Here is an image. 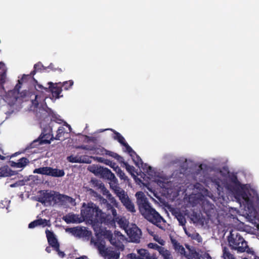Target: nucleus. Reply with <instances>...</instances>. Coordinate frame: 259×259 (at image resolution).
Masks as SVG:
<instances>
[{
    "label": "nucleus",
    "mask_w": 259,
    "mask_h": 259,
    "mask_svg": "<svg viewBox=\"0 0 259 259\" xmlns=\"http://www.w3.org/2000/svg\"><path fill=\"white\" fill-rule=\"evenodd\" d=\"M136 196L139 209L142 215L150 222L161 228V223L163 221V219L152 207L144 193L142 191L138 192L136 194Z\"/></svg>",
    "instance_id": "nucleus-1"
},
{
    "label": "nucleus",
    "mask_w": 259,
    "mask_h": 259,
    "mask_svg": "<svg viewBox=\"0 0 259 259\" xmlns=\"http://www.w3.org/2000/svg\"><path fill=\"white\" fill-rule=\"evenodd\" d=\"M102 214V210L93 202L83 203L81 209V215L83 220L92 224H97L99 217Z\"/></svg>",
    "instance_id": "nucleus-2"
},
{
    "label": "nucleus",
    "mask_w": 259,
    "mask_h": 259,
    "mask_svg": "<svg viewBox=\"0 0 259 259\" xmlns=\"http://www.w3.org/2000/svg\"><path fill=\"white\" fill-rule=\"evenodd\" d=\"M100 201L102 209H105L106 213L102 211V215L99 217L100 220H98V224H104L108 226L114 227L115 218L117 215L116 210L113 205L108 202L107 199L102 198Z\"/></svg>",
    "instance_id": "nucleus-3"
},
{
    "label": "nucleus",
    "mask_w": 259,
    "mask_h": 259,
    "mask_svg": "<svg viewBox=\"0 0 259 259\" xmlns=\"http://www.w3.org/2000/svg\"><path fill=\"white\" fill-rule=\"evenodd\" d=\"M228 242L233 249L237 250L239 252H249L250 248L247 245V243L244 238L239 234L236 235L231 233L228 238Z\"/></svg>",
    "instance_id": "nucleus-4"
},
{
    "label": "nucleus",
    "mask_w": 259,
    "mask_h": 259,
    "mask_svg": "<svg viewBox=\"0 0 259 259\" xmlns=\"http://www.w3.org/2000/svg\"><path fill=\"white\" fill-rule=\"evenodd\" d=\"M32 79L33 81L36 83L35 85V88L36 90H45L46 92H51L54 97L56 98H59L60 97L62 96H60V94L61 93L62 91V87L61 86V82L53 83L52 82H49L48 84L49 85L48 87H44L41 84H39L37 82V81L32 77Z\"/></svg>",
    "instance_id": "nucleus-5"
},
{
    "label": "nucleus",
    "mask_w": 259,
    "mask_h": 259,
    "mask_svg": "<svg viewBox=\"0 0 259 259\" xmlns=\"http://www.w3.org/2000/svg\"><path fill=\"white\" fill-rule=\"evenodd\" d=\"M51 132V130L49 128H44L38 138L30 144V148H34L42 144H50L51 141L55 140Z\"/></svg>",
    "instance_id": "nucleus-6"
},
{
    "label": "nucleus",
    "mask_w": 259,
    "mask_h": 259,
    "mask_svg": "<svg viewBox=\"0 0 259 259\" xmlns=\"http://www.w3.org/2000/svg\"><path fill=\"white\" fill-rule=\"evenodd\" d=\"M95 245L103 256L107 257L108 259H118L119 258V253L106 248L104 241L97 240L95 242Z\"/></svg>",
    "instance_id": "nucleus-7"
},
{
    "label": "nucleus",
    "mask_w": 259,
    "mask_h": 259,
    "mask_svg": "<svg viewBox=\"0 0 259 259\" xmlns=\"http://www.w3.org/2000/svg\"><path fill=\"white\" fill-rule=\"evenodd\" d=\"M126 232L132 242L135 243L140 242L142 232L136 225H133L131 228L126 229Z\"/></svg>",
    "instance_id": "nucleus-8"
},
{
    "label": "nucleus",
    "mask_w": 259,
    "mask_h": 259,
    "mask_svg": "<svg viewBox=\"0 0 259 259\" xmlns=\"http://www.w3.org/2000/svg\"><path fill=\"white\" fill-rule=\"evenodd\" d=\"M69 231L74 236L81 238L88 237L91 235V232L88 231L85 227H74L68 228L66 230Z\"/></svg>",
    "instance_id": "nucleus-9"
},
{
    "label": "nucleus",
    "mask_w": 259,
    "mask_h": 259,
    "mask_svg": "<svg viewBox=\"0 0 259 259\" xmlns=\"http://www.w3.org/2000/svg\"><path fill=\"white\" fill-rule=\"evenodd\" d=\"M36 71L37 70L34 69V70L31 72L30 74H24L22 78L18 80V83L16 84L14 89L10 92V95H13L15 96V98H16L17 97V95L19 93V90L21 89L23 82L26 80L27 78L33 76L35 74Z\"/></svg>",
    "instance_id": "nucleus-10"
},
{
    "label": "nucleus",
    "mask_w": 259,
    "mask_h": 259,
    "mask_svg": "<svg viewBox=\"0 0 259 259\" xmlns=\"http://www.w3.org/2000/svg\"><path fill=\"white\" fill-rule=\"evenodd\" d=\"M46 234L49 244L54 249L59 250L60 244L54 233L47 229L46 230Z\"/></svg>",
    "instance_id": "nucleus-11"
},
{
    "label": "nucleus",
    "mask_w": 259,
    "mask_h": 259,
    "mask_svg": "<svg viewBox=\"0 0 259 259\" xmlns=\"http://www.w3.org/2000/svg\"><path fill=\"white\" fill-rule=\"evenodd\" d=\"M62 219L67 223H80L82 220L78 217V215L73 213H68L62 218Z\"/></svg>",
    "instance_id": "nucleus-12"
},
{
    "label": "nucleus",
    "mask_w": 259,
    "mask_h": 259,
    "mask_svg": "<svg viewBox=\"0 0 259 259\" xmlns=\"http://www.w3.org/2000/svg\"><path fill=\"white\" fill-rule=\"evenodd\" d=\"M38 226H42V227L50 226V221L46 219H38L31 222L28 225L29 228H34Z\"/></svg>",
    "instance_id": "nucleus-13"
},
{
    "label": "nucleus",
    "mask_w": 259,
    "mask_h": 259,
    "mask_svg": "<svg viewBox=\"0 0 259 259\" xmlns=\"http://www.w3.org/2000/svg\"><path fill=\"white\" fill-rule=\"evenodd\" d=\"M186 247L188 250L189 252L185 255L187 259H201L200 255L196 251L194 247H191L189 245H186Z\"/></svg>",
    "instance_id": "nucleus-14"
},
{
    "label": "nucleus",
    "mask_w": 259,
    "mask_h": 259,
    "mask_svg": "<svg viewBox=\"0 0 259 259\" xmlns=\"http://www.w3.org/2000/svg\"><path fill=\"white\" fill-rule=\"evenodd\" d=\"M114 187V192L116 194L117 196L119 197L122 204H124L126 202L127 199H130L127 195L125 194V191L121 189L119 186H116Z\"/></svg>",
    "instance_id": "nucleus-15"
},
{
    "label": "nucleus",
    "mask_w": 259,
    "mask_h": 259,
    "mask_svg": "<svg viewBox=\"0 0 259 259\" xmlns=\"http://www.w3.org/2000/svg\"><path fill=\"white\" fill-rule=\"evenodd\" d=\"M201 207L203 212L208 215V213H210L211 210L213 209L214 206V205L209 201L203 200L202 202Z\"/></svg>",
    "instance_id": "nucleus-16"
},
{
    "label": "nucleus",
    "mask_w": 259,
    "mask_h": 259,
    "mask_svg": "<svg viewBox=\"0 0 259 259\" xmlns=\"http://www.w3.org/2000/svg\"><path fill=\"white\" fill-rule=\"evenodd\" d=\"M67 159L68 161L72 163H88L85 156H74L73 155H70L68 156Z\"/></svg>",
    "instance_id": "nucleus-17"
},
{
    "label": "nucleus",
    "mask_w": 259,
    "mask_h": 259,
    "mask_svg": "<svg viewBox=\"0 0 259 259\" xmlns=\"http://www.w3.org/2000/svg\"><path fill=\"white\" fill-rule=\"evenodd\" d=\"M138 253L139 256L144 257L146 259H157V257L155 254H150L147 250L145 249H140L138 250Z\"/></svg>",
    "instance_id": "nucleus-18"
},
{
    "label": "nucleus",
    "mask_w": 259,
    "mask_h": 259,
    "mask_svg": "<svg viewBox=\"0 0 259 259\" xmlns=\"http://www.w3.org/2000/svg\"><path fill=\"white\" fill-rule=\"evenodd\" d=\"M65 175V172L63 169H59L53 168L50 167V172L49 176L54 177H62Z\"/></svg>",
    "instance_id": "nucleus-19"
},
{
    "label": "nucleus",
    "mask_w": 259,
    "mask_h": 259,
    "mask_svg": "<svg viewBox=\"0 0 259 259\" xmlns=\"http://www.w3.org/2000/svg\"><path fill=\"white\" fill-rule=\"evenodd\" d=\"M97 159L98 161L104 163V164L110 166L115 171L116 169V167H118V166L116 163L107 159H105L103 157H98Z\"/></svg>",
    "instance_id": "nucleus-20"
},
{
    "label": "nucleus",
    "mask_w": 259,
    "mask_h": 259,
    "mask_svg": "<svg viewBox=\"0 0 259 259\" xmlns=\"http://www.w3.org/2000/svg\"><path fill=\"white\" fill-rule=\"evenodd\" d=\"M104 151L106 155L114 158L119 163L123 162V158L117 153L105 149Z\"/></svg>",
    "instance_id": "nucleus-21"
},
{
    "label": "nucleus",
    "mask_w": 259,
    "mask_h": 259,
    "mask_svg": "<svg viewBox=\"0 0 259 259\" xmlns=\"http://www.w3.org/2000/svg\"><path fill=\"white\" fill-rule=\"evenodd\" d=\"M55 196L54 194H52L51 192H47L44 193L43 197H42V200H39V201L44 203H45L46 202H51L55 200Z\"/></svg>",
    "instance_id": "nucleus-22"
},
{
    "label": "nucleus",
    "mask_w": 259,
    "mask_h": 259,
    "mask_svg": "<svg viewBox=\"0 0 259 259\" xmlns=\"http://www.w3.org/2000/svg\"><path fill=\"white\" fill-rule=\"evenodd\" d=\"M50 172V167H41L38 168H35L33 170L34 174H41L46 176H49Z\"/></svg>",
    "instance_id": "nucleus-23"
},
{
    "label": "nucleus",
    "mask_w": 259,
    "mask_h": 259,
    "mask_svg": "<svg viewBox=\"0 0 259 259\" xmlns=\"http://www.w3.org/2000/svg\"><path fill=\"white\" fill-rule=\"evenodd\" d=\"M115 219V223L117 222L121 228L126 230L128 224L126 220L123 218L118 216L117 214Z\"/></svg>",
    "instance_id": "nucleus-24"
},
{
    "label": "nucleus",
    "mask_w": 259,
    "mask_h": 259,
    "mask_svg": "<svg viewBox=\"0 0 259 259\" xmlns=\"http://www.w3.org/2000/svg\"><path fill=\"white\" fill-rule=\"evenodd\" d=\"M12 171L9 169L8 166L0 167V177H7L12 175Z\"/></svg>",
    "instance_id": "nucleus-25"
},
{
    "label": "nucleus",
    "mask_w": 259,
    "mask_h": 259,
    "mask_svg": "<svg viewBox=\"0 0 259 259\" xmlns=\"http://www.w3.org/2000/svg\"><path fill=\"white\" fill-rule=\"evenodd\" d=\"M240 196L242 198V199L244 200L243 202L245 203V204L247 205L248 208L252 207V201L248 197L247 193H246L245 192H241V193L240 194Z\"/></svg>",
    "instance_id": "nucleus-26"
},
{
    "label": "nucleus",
    "mask_w": 259,
    "mask_h": 259,
    "mask_svg": "<svg viewBox=\"0 0 259 259\" xmlns=\"http://www.w3.org/2000/svg\"><path fill=\"white\" fill-rule=\"evenodd\" d=\"M12 90L8 92V96L13 98L14 99H15V100H17L18 99H19V98H21L22 99H23L24 98H25L26 97L28 96L29 94V92L28 91H27V90H24L22 92H21V93H20L19 92H18L19 93L17 95V97L16 98H15V96H14L12 94H11L10 95V92ZM20 91V89L19 90V91Z\"/></svg>",
    "instance_id": "nucleus-27"
},
{
    "label": "nucleus",
    "mask_w": 259,
    "mask_h": 259,
    "mask_svg": "<svg viewBox=\"0 0 259 259\" xmlns=\"http://www.w3.org/2000/svg\"><path fill=\"white\" fill-rule=\"evenodd\" d=\"M65 128L63 126H60L58 128L57 131V135L55 137V139L57 140H62V138L65 133Z\"/></svg>",
    "instance_id": "nucleus-28"
},
{
    "label": "nucleus",
    "mask_w": 259,
    "mask_h": 259,
    "mask_svg": "<svg viewBox=\"0 0 259 259\" xmlns=\"http://www.w3.org/2000/svg\"><path fill=\"white\" fill-rule=\"evenodd\" d=\"M123 205L126 207L128 211L131 212H135L136 211L134 204L130 199H127L126 202L123 204Z\"/></svg>",
    "instance_id": "nucleus-29"
},
{
    "label": "nucleus",
    "mask_w": 259,
    "mask_h": 259,
    "mask_svg": "<svg viewBox=\"0 0 259 259\" xmlns=\"http://www.w3.org/2000/svg\"><path fill=\"white\" fill-rule=\"evenodd\" d=\"M6 70L4 71L0 74V89L1 90H5L4 84L6 82Z\"/></svg>",
    "instance_id": "nucleus-30"
},
{
    "label": "nucleus",
    "mask_w": 259,
    "mask_h": 259,
    "mask_svg": "<svg viewBox=\"0 0 259 259\" xmlns=\"http://www.w3.org/2000/svg\"><path fill=\"white\" fill-rule=\"evenodd\" d=\"M159 253L162 255L164 259H173L170 252L164 247L163 250H160Z\"/></svg>",
    "instance_id": "nucleus-31"
},
{
    "label": "nucleus",
    "mask_w": 259,
    "mask_h": 259,
    "mask_svg": "<svg viewBox=\"0 0 259 259\" xmlns=\"http://www.w3.org/2000/svg\"><path fill=\"white\" fill-rule=\"evenodd\" d=\"M115 136L114 139L118 141V142L122 145L125 143V140L124 137L119 133L117 132H114Z\"/></svg>",
    "instance_id": "nucleus-32"
},
{
    "label": "nucleus",
    "mask_w": 259,
    "mask_h": 259,
    "mask_svg": "<svg viewBox=\"0 0 259 259\" xmlns=\"http://www.w3.org/2000/svg\"><path fill=\"white\" fill-rule=\"evenodd\" d=\"M135 164L137 166L140 167L141 164H143V162L142 161L141 157L136 153V155H134L133 157H132Z\"/></svg>",
    "instance_id": "nucleus-33"
},
{
    "label": "nucleus",
    "mask_w": 259,
    "mask_h": 259,
    "mask_svg": "<svg viewBox=\"0 0 259 259\" xmlns=\"http://www.w3.org/2000/svg\"><path fill=\"white\" fill-rule=\"evenodd\" d=\"M116 172L117 176L120 178L121 180H123L124 181L127 180V177L125 176L124 172L118 167H116V169L115 170Z\"/></svg>",
    "instance_id": "nucleus-34"
},
{
    "label": "nucleus",
    "mask_w": 259,
    "mask_h": 259,
    "mask_svg": "<svg viewBox=\"0 0 259 259\" xmlns=\"http://www.w3.org/2000/svg\"><path fill=\"white\" fill-rule=\"evenodd\" d=\"M99 172L104 177H106L107 179L109 178V176L112 173L111 170L108 168L103 167L100 169Z\"/></svg>",
    "instance_id": "nucleus-35"
},
{
    "label": "nucleus",
    "mask_w": 259,
    "mask_h": 259,
    "mask_svg": "<svg viewBox=\"0 0 259 259\" xmlns=\"http://www.w3.org/2000/svg\"><path fill=\"white\" fill-rule=\"evenodd\" d=\"M73 83L74 82L72 80H70L69 81H64L62 84L61 83L60 85L62 88H64V90H68L71 88Z\"/></svg>",
    "instance_id": "nucleus-36"
},
{
    "label": "nucleus",
    "mask_w": 259,
    "mask_h": 259,
    "mask_svg": "<svg viewBox=\"0 0 259 259\" xmlns=\"http://www.w3.org/2000/svg\"><path fill=\"white\" fill-rule=\"evenodd\" d=\"M148 247L149 248L153 249L160 252V250H163V247L158 245L157 244L155 243H149L148 244Z\"/></svg>",
    "instance_id": "nucleus-37"
},
{
    "label": "nucleus",
    "mask_w": 259,
    "mask_h": 259,
    "mask_svg": "<svg viewBox=\"0 0 259 259\" xmlns=\"http://www.w3.org/2000/svg\"><path fill=\"white\" fill-rule=\"evenodd\" d=\"M122 145L125 147L126 151L131 157H133L134 155H136V152L133 150L131 147L126 142H125Z\"/></svg>",
    "instance_id": "nucleus-38"
},
{
    "label": "nucleus",
    "mask_w": 259,
    "mask_h": 259,
    "mask_svg": "<svg viewBox=\"0 0 259 259\" xmlns=\"http://www.w3.org/2000/svg\"><path fill=\"white\" fill-rule=\"evenodd\" d=\"M170 240L176 251H178V250H179V249H180V248L182 246L176 239L174 238H171Z\"/></svg>",
    "instance_id": "nucleus-39"
},
{
    "label": "nucleus",
    "mask_w": 259,
    "mask_h": 259,
    "mask_svg": "<svg viewBox=\"0 0 259 259\" xmlns=\"http://www.w3.org/2000/svg\"><path fill=\"white\" fill-rule=\"evenodd\" d=\"M223 256L224 259H235L233 254L227 251L225 248L223 249Z\"/></svg>",
    "instance_id": "nucleus-40"
},
{
    "label": "nucleus",
    "mask_w": 259,
    "mask_h": 259,
    "mask_svg": "<svg viewBox=\"0 0 259 259\" xmlns=\"http://www.w3.org/2000/svg\"><path fill=\"white\" fill-rule=\"evenodd\" d=\"M110 187L114 191V189H115L114 187L116 186H118V184L117 183L118 182L115 176H114V178H112L110 180Z\"/></svg>",
    "instance_id": "nucleus-41"
},
{
    "label": "nucleus",
    "mask_w": 259,
    "mask_h": 259,
    "mask_svg": "<svg viewBox=\"0 0 259 259\" xmlns=\"http://www.w3.org/2000/svg\"><path fill=\"white\" fill-rule=\"evenodd\" d=\"M78 148L88 151H94L96 149V148L94 146L89 145H81L78 146Z\"/></svg>",
    "instance_id": "nucleus-42"
},
{
    "label": "nucleus",
    "mask_w": 259,
    "mask_h": 259,
    "mask_svg": "<svg viewBox=\"0 0 259 259\" xmlns=\"http://www.w3.org/2000/svg\"><path fill=\"white\" fill-rule=\"evenodd\" d=\"M34 69L37 71H41L46 70V67H45L41 62H38L34 65Z\"/></svg>",
    "instance_id": "nucleus-43"
},
{
    "label": "nucleus",
    "mask_w": 259,
    "mask_h": 259,
    "mask_svg": "<svg viewBox=\"0 0 259 259\" xmlns=\"http://www.w3.org/2000/svg\"><path fill=\"white\" fill-rule=\"evenodd\" d=\"M104 236L106 239H108L109 241V240H111L113 236L112 232L109 230H106L105 232H104Z\"/></svg>",
    "instance_id": "nucleus-44"
},
{
    "label": "nucleus",
    "mask_w": 259,
    "mask_h": 259,
    "mask_svg": "<svg viewBox=\"0 0 259 259\" xmlns=\"http://www.w3.org/2000/svg\"><path fill=\"white\" fill-rule=\"evenodd\" d=\"M28 162L29 161L27 159V158L25 157L20 158L18 161V163H20V164H21L22 168L26 166V164L28 163Z\"/></svg>",
    "instance_id": "nucleus-45"
},
{
    "label": "nucleus",
    "mask_w": 259,
    "mask_h": 259,
    "mask_svg": "<svg viewBox=\"0 0 259 259\" xmlns=\"http://www.w3.org/2000/svg\"><path fill=\"white\" fill-rule=\"evenodd\" d=\"M177 219L181 225H184L186 223L185 219L184 217L181 214H178L177 216Z\"/></svg>",
    "instance_id": "nucleus-46"
},
{
    "label": "nucleus",
    "mask_w": 259,
    "mask_h": 259,
    "mask_svg": "<svg viewBox=\"0 0 259 259\" xmlns=\"http://www.w3.org/2000/svg\"><path fill=\"white\" fill-rule=\"evenodd\" d=\"M144 171L146 172L149 176H152L154 173L152 167L150 166L147 167V168H144Z\"/></svg>",
    "instance_id": "nucleus-47"
},
{
    "label": "nucleus",
    "mask_w": 259,
    "mask_h": 259,
    "mask_svg": "<svg viewBox=\"0 0 259 259\" xmlns=\"http://www.w3.org/2000/svg\"><path fill=\"white\" fill-rule=\"evenodd\" d=\"M121 163H123L125 165L126 169L127 171L130 172V173H132V172L134 171V166H131L127 162H125L124 160L123 162H122Z\"/></svg>",
    "instance_id": "nucleus-48"
},
{
    "label": "nucleus",
    "mask_w": 259,
    "mask_h": 259,
    "mask_svg": "<svg viewBox=\"0 0 259 259\" xmlns=\"http://www.w3.org/2000/svg\"><path fill=\"white\" fill-rule=\"evenodd\" d=\"M109 241L111 244L116 247H117L118 246V244L119 243V240L118 239H116L113 236L112 237L111 240H109Z\"/></svg>",
    "instance_id": "nucleus-49"
},
{
    "label": "nucleus",
    "mask_w": 259,
    "mask_h": 259,
    "mask_svg": "<svg viewBox=\"0 0 259 259\" xmlns=\"http://www.w3.org/2000/svg\"><path fill=\"white\" fill-rule=\"evenodd\" d=\"M37 95L35 96V99L32 100V104L34 108H37L38 106V101L37 100Z\"/></svg>",
    "instance_id": "nucleus-50"
},
{
    "label": "nucleus",
    "mask_w": 259,
    "mask_h": 259,
    "mask_svg": "<svg viewBox=\"0 0 259 259\" xmlns=\"http://www.w3.org/2000/svg\"><path fill=\"white\" fill-rule=\"evenodd\" d=\"M11 166L12 167H16L17 168H22V165L20 164V163H18L14 162V161H11Z\"/></svg>",
    "instance_id": "nucleus-51"
},
{
    "label": "nucleus",
    "mask_w": 259,
    "mask_h": 259,
    "mask_svg": "<svg viewBox=\"0 0 259 259\" xmlns=\"http://www.w3.org/2000/svg\"><path fill=\"white\" fill-rule=\"evenodd\" d=\"M85 140H87V142H95L97 141V139L95 137H90L88 136H85Z\"/></svg>",
    "instance_id": "nucleus-52"
},
{
    "label": "nucleus",
    "mask_w": 259,
    "mask_h": 259,
    "mask_svg": "<svg viewBox=\"0 0 259 259\" xmlns=\"http://www.w3.org/2000/svg\"><path fill=\"white\" fill-rule=\"evenodd\" d=\"M177 251L181 253V254L185 256L187 254L186 253L185 249L183 246H182L180 248V249H179V250H178Z\"/></svg>",
    "instance_id": "nucleus-53"
},
{
    "label": "nucleus",
    "mask_w": 259,
    "mask_h": 259,
    "mask_svg": "<svg viewBox=\"0 0 259 259\" xmlns=\"http://www.w3.org/2000/svg\"><path fill=\"white\" fill-rule=\"evenodd\" d=\"M131 257L132 259H146L144 257H140L139 256H137L135 254L133 253L131 254Z\"/></svg>",
    "instance_id": "nucleus-54"
},
{
    "label": "nucleus",
    "mask_w": 259,
    "mask_h": 259,
    "mask_svg": "<svg viewBox=\"0 0 259 259\" xmlns=\"http://www.w3.org/2000/svg\"><path fill=\"white\" fill-rule=\"evenodd\" d=\"M55 251H56L58 252V254L61 257H63L65 256V253L64 252L60 251V247H59V250L54 249Z\"/></svg>",
    "instance_id": "nucleus-55"
},
{
    "label": "nucleus",
    "mask_w": 259,
    "mask_h": 259,
    "mask_svg": "<svg viewBox=\"0 0 259 259\" xmlns=\"http://www.w3.org/2000/svg\"><path fill=\"white\" fill-rule=\"evenodd\" d=\"M231 181L232 182L235 183V184H236L238 182L237 178L236 176H233L231 178Z\"/></svg>",
    "instance_id": "nucleus-56"
},
{
    "label": "nucleus",
    "mask_w": 259,
    "mask_h": 259,
    "mask_svg": "<svg viewBox=\"0 0 259 259\" xmlns=\"http://www.w3.org/2000/svg\"><path fill=\"white\" fill-rule=\"evenodd\" d=\"M149 165H148L147 164L144 163H143V165L142 164L140 165V167H141L143 170H144V168H145L147 169V167H149Z\"/></svg>",
    "instance_id": "nucleus-57"
},
{
    "label": "nucleus",
    "mask_w": 259,
    "mask_h": 259,
    "mask_svg": "<svg viewBox=\"0 0 259 259\" xmlns=\"http://www.w3.org/2000/svg\"><path fill=\"white\" fill-rule=\"evenodd\" d=\"M65 197L66 198V200H67L70 202L71 203L72 202V198L67 196H65Z\"/></svg>",
    "instance_id": "nucleus-58"
},
{
    "label": "nucleus",
    "mask_w": 259,
    "mask_h": 259,
    "mask_svg": "<svg viewBox=\"0 0 259 259\" xmlns=\"http://www.w3.org/2000/svg\"><path fill=\"white\" fill-rule=\"evenodd\" d=\"M115 236H119V237L122 236L121 233L118 231H115Z\"/></svg>",
    "instance_id": "nucleus-59"
},
{
    "label": "nucleus",
    "mask_w": 259,
    "mask_h": 259,
    "mask_svg": "<svg viewBox=\"0 0 259 259\" xmlns=\"http://www.w3.org/2000/svg\"><path fill=\"white\" fill-rule=\"evenodd\" d=\"M46 251L48 252V253H50L51 252V247L50 246H48L46 247Z\"/></svg>",
    "instance_id": "nucleus-60"
},
{
    "label": "nucleus",
    "mask_w": 259,
    "mask_h": 259,
    "mask_svg": "<svg viewBox=\"0 0 259 259\" xmlns=\"http://www.w3.org/2000/svg\"><path fill=\"white\" fill-rule=\"evenodd\" d=\"M114 176H115L114 174H113V173L112 172V173L110 174V175L109 176V178H108V179L110 180V179H111L112 178H114Z\"/></svg>",
    "instance_id": "nucleus-61"
},
{
    "label": "nucleus",
    "mask_w": 259,
    "mask_h": 259,
    "mask_svg": "<svg viewBox=\"0 0 259 259\" xmlns=\"http://www.w3.org/2000/svg\"><path fill=\"white\" fill-rule=\"evenodd\" d=\"M206 257L207 259H212V257H211V256L208 253L206 254Z\"/></svg>",
    "instance_id": "nucleus-62"
},
{
    "label": "nucleus",
    "mask_w": 259,
    "mask_h": 259,
    "mask_svg": "<svg viewBox=\"0 0 259 259\" xmlns=\"http://www.w3.org/2000/svg\"><path fill=\"white\" fill-rule=\"evenodd\" d=\"M5 159V157H4L3 155H0V159L1 160H4Z\"/></svg>",
    "instance_id": "nucleus-63"
},
{
    "label": "nucleus",
    "mask_w": 259,
    "mask_h": 259,
    "mask_svg": "<svg viewBox=\"0 0 259 259\" xmlns=\"http://www.w3.org/2000/svg\"><path fill=\"white\" fill-rule=\"evenodd\" d=\"M75 259H84V257L83 256H80L79 257H77Z\"/></svg>",
    "instance_id": "nucleus-64"
}]
</instances>
